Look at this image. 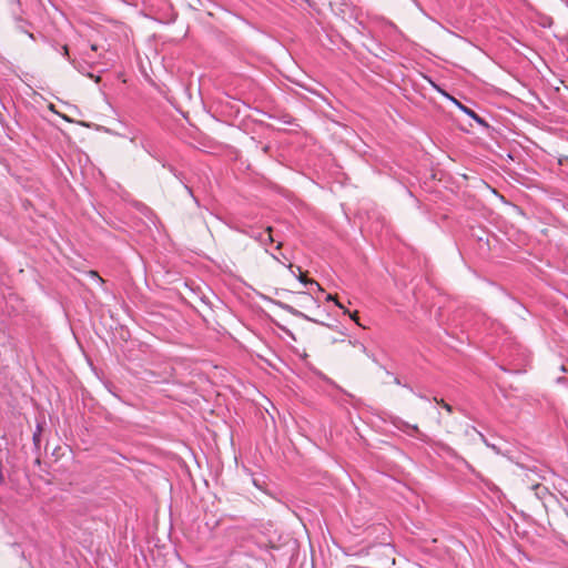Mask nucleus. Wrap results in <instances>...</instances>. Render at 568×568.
Listing matches in <instances>:
<instances>
[{"mask_svg":"<svg viewBox=\"0 0 568 568\" xmlns=\"http://www.w3.org/2000/svg\"><path fill=\"white\" fill-rule=\"evenodd\" d=\"M392 424L396 429L407 434L408 436H414L424 443H429L430 440L429 437L423 433L417 425H412L399 417H395Z\"/></svg>","mask_w":568,"mask_h":568,"instance_id":"obj_1","label":"nucleus"},{"mask_svg":"<svg viewBox=\"0 0 568 568\" xmlns=\"http://www.w3.org/2000/svg\"><path fill=\"white\" fill-rule=\"evenodd\" d=\"M450 100L454 102V104L460 110L463 111L465 114H467L469 118H471L473 120H475L479 125H483L485 128L488 126L487 122L481 118L479 116L473 109L468 108L467 105L463 104L460 101H458L457 99L450 97Z\"/></svg>","mask_w":568,"mask_h":568,"instance_id":"obj_2","label":"nucleus"},{"mask_svg":"<svg viewBox=\"0 0 568 568\" xmlns=\"http://www.w3.org/2000/svg\"><path fill=\"white\" fill-rule=\"evenodd\" d=\"M139 146L142 148L154 160H160V153L150 136L142 135L139 142Z\"/></svg>","mask_w":568,"mask_h":568,"instance_id":"obj_3","label":"nucleus"},{"mask_svg":"<svg viewBox=\"0 0 568 568\" xmlns=\"http://www.w3.org/2000/svg\"><path fill=\"white\" fill-rule=\"evenodd\" d=\"M165 169H168V170H169V171H170V172H171V173H172V174H173V175H174V176H175V178H176V179H178V180L183 184V186H184V189L186 190L187 194H189L190 196H192V199L194 200V202L196 203V205H200L197 197H195V196H194V194H193V190H192L189 185H186V184L184 183V181H183V179H184L183 174H182L181 172H179V171H178L173 165H171V164H168V166H166Z\"/></svg>","mask_w":568,"mask_h":568,"instance_id":"obj_4","label":"nucleus"},{"mask_svg":"<svg viewBox=\"0 0 568 568\" xmlns=\"http://www.w3.org/2000/svg\"><path fill=\"white\" fill-rule=\"evenodd\" d=\"M272 229L267 227L265 231L261 232H252L250 235L262 244L272 243L274 240L272 237Z\"/></svg>","mask_w":568,"mask_h":568,"instance_id":"obj_5","label":"nucleus"},{"mask_svg":"<svg viewBox=\"0 0 568 568\" xmlns=\"http://www.w3.org/2000/svg\"><path fill=\"white\" fill-rule=\"evenodd\" d=\"M70 62L72 63V65L74 67L75 70H78L80 73L89 77V78H92L94 79L95 82H99L100 81V77H94L92 73L88 72V69L90 68V65L87 63V62H79V61H75V60H70Z\"/></svg>","mask_w":568,"mask_h":568,"instance_id":"obj_6","label":"nucleus"},{"mask_svg":"<svg viewBox=\"0 0 568 568\" xmlns=\"http://www.w3.org/2000/svg\"><path fill=\"white\" fill-rule=\"evenodd\" d=\"M298 280L302 284H304L305 287H307L310 290H313V288H316L318 291L322 290L320 284L314 280H306L302 275L298 277Z\"/></svg>","mask_w":568,"mask_h":568,"instance_id":"obj_7","label":"nucleus"},{"mask_svg":"<svg viewBox=\"0 0 568 568\" xmlns=\"http://www.w3.org/2000/svg\"><path fill=\"white\" fill-rule=\"evenodd\" d=\"M41 433H42V426L38 423L37 424V429H36V432L33 433V436H32V439H33V443H34L36 446L40 445Z\"/></svg>","mask_w":568,"mask_h":568,"instance_id":"obj_8","label":"nucleus"},{"mask_svg":"<svg viewBox=\"0 0 568 568\" xmlns=\"http://www.w3.org/2000/svg\"><path fill=\"white\" fill-rule=\"evenodd\" d=\"M282 308H284L285 311L290 312L291 314L295 315V316H301V317H304L306 320H310V317H307L306 315H304L302 312L295 310L294 307L290 306V305H286V304H282Z\"/></svg>","mask_w":568,"mask_h":568,"instance_id":"obj_9","label":"nucleus"},{"mask_svg":"<svg viewBox=\"0 0 568 568\" xmlns=\"http://www.w3.org/2000/svg\"><path fill=\"white\" fill-rule=\"evenodd\" d=\"M143 134H141L140 131H134L132 132V135L130 136V142L134 145V146H139V142H140V139Z\"/></svg>","mask_w":568,"mask_h":568,"instance_id":"obj_10","label":"nucleus"},{"mask_svg":"<svg viewBox=\"0 0 568 568\" xmlns=\"http://www.w3.org/2000/svg\"><path fill=\"white\" fill-rule=\"evenodd\" d=\"M4 455H8V450L0 448V484L4 483V475L2 473V459Z\"/></svg>","mask_w":568,"mask_h":568,"instance_id":"obj_11","label":"nucleus"},{"mask_svg":"<svg viewBox=\"0 0 568 568\" xmlns=\"http://www.w3.org/2000/svg\"><path fill=\"white\" fill-rule=\"evenodd\" d=\"M386 374L394 377V383L396 385L403 386V387L409 389L410 392H414V389L409 385L403 384L402 381L397 376H395L393 373H390L389 371H386Z\"/></svg>","mask_w":568,"mask_h":568,"instance_id":"obj_12","label":"nucleus"},{"mask_svg":"<svg viewBox=\"0 0 568 568\" xmlns=\"http://www.w3.org/2000/svg\"><path fill=\"white\" fill-rule=\"evenodd\" d=\"M434 400L442 405L444 409H446L448 413H453V406L446 403L444 399H438L437 397H434Z\"/></svg>","mask_w":568,"mask_h":568,"instance_id":"obj_13","label":"nucleus"},{"mask_svg":"<svg viewBox=\"0 0 568 568\" xmlns=\"http://www.w3.org/2000/svg\"><path fill=\"white\" fill-rule=\"evenodd\" d=\"M415 7L422 12V14H424L426 18L430 19L432 21H435V19H433L426 11L425 9L422 7V4L419 3L418 0H410Z\"/></svg>","mask_w":568,"mask_h":568,"instance_id":"obj_14","label":"nucleus"},{"mask_svg":"<svg viewBox=\"0 0 568 568\" xmlns=\"http://www.w3.org/2000/svg\"><path fill=\"white\" fill-rule=\"evenodd\" d=\"M479 435H480L481 440L484 442V444H485L487 447L491 448V449H493L494 452H496V453H499V452H500V450H499V448H498L495 444L489 443V442L486 439V437H485L481 433H480Z\"/></svg>","mask_w":568,"mask_h":568,"instance_id":"obj_15","label":"nucleus"},{"mask_svg":"<svg viewBox=\"0 0 568 568\" xmlns=\"http://www.w3.org/2000/svg\"><path fill=\"white\" fill-rule=\"evenodd\" d=\"M164 169L168 166V162L164 160V158L160 154V160H156Z\"/></svg>","mask_w":568,"mask_h":568,"instance_id":"obj_16","label":"nucleus"},{"mask_svg":"<svg viewBox=\"0 0 568 568\" xmlns=\"http://www.w3.org/2000/svg\"><path fill=\"white\" fill-rule=\"evenodd\" d=\"M416 396H418L420 399H424V400H429V398L420 393H415L413 392Z\"/></svg>","mask_w":568,"mask_h":568,"instance_id":"obj_17","label":"nucleus"},{"mask_svg":"<svg viewBox=\"0 0 568 568\" xmlns=\"http://www.w3.org/2000/svg\"><path fill=\"white\" fill-rule=\"evenodd\" d=\"M62 50H63V54H64V55H68V54H69V50H68V47H67V45H64V47L62 48Z\"/></svg>","mask_w":568,"mask_h":568,"instance_id":"obj_18","label":"nucleus"},{"mask_svg":"<svg viewBox=\"0 0 568 568\" xmlns=\"http://www.w3.org/2000/svg\"><path fill=\"white\" fill-rule=\"evenodd\" d=\"M91 50H92V51H97V50H98V45H97V44H92V45H91Z\"/></svg>","mask_w":568,"mask_h":568,"instance_id":"obj_19","label":"nucleus"},{"mask_svg":"<svg viewBox=\"0 0 568 568\" xmlns=\"http://www.w3.org/2000/svg\"><path fill=\"white\" fill-rule=\"evenodd\" d=\"M93 276H95L99 281H102L101 276H99L95 272H92Z\"/></svg>","mask_w":568,"mask_h":568,"instance_id":"obj_20","label":"nucleus"},{"mask_svg":"<svg viewBox=\"0 0 568 568\" xmlns=\"http://www.w3.org/2000/svg\"><path fill=\"white\" fill-rule=\"evenodd\" d=\"M326 300H327V301H331V300H333V296H332V295H327V298H326Z\"/></svg>","mask_w":568,"mask_h":568,"instance_id":"obj_21","label":"nucleus"}]
</instances>
